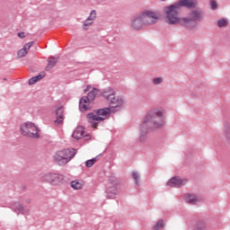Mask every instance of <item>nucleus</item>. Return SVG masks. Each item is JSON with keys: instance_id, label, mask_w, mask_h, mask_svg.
Returning a JSON list of instances; mask_svg holds the SVG:
<instances>
[{"instance_id": "1a4fd4ad", "label": "nucleus", "mask_w": 230, "mask_h": 230, "mask_svg": "<svg viewBox=\"0 0 230 230\" xmlns=\"http://www.w3.org/2000/svg\"><path fill=\"white\" fill-rule=\"evenodd\" d=\"M203 19L204 14H202V12L199 10H194L190 13L189 17L181 19V22H183V24H188L191 22V21H202Z\"/></svg>"}, {"instance_id": "f257e3e1", "label": "nucleus", "mask_w": 230, "mask_h": 230, "mask_svg": "<svg viewBox=\"0 0 230 230\" xmlns=\"http://www.w3.org/2000/svg\"><path fill=\"white\" fill-rule=\"evenodd\" d=\"M164 127V119H163V111H153L148 112L143 123L140 125V141H146V135L149 128H162Z\"/></svg>"}, {"instance_id": "9d476101", "label": "nucleus", "mask_w": 230, "mask_h": 230, "mask_svg": "<svg viewBox=\"0 0 230 230\" xmlns=\"http://www.w3.org/2000/svg\"><path fill=\"white\" fill-rule=\"evenodd\" d=\"M185 184H188V179H181L180 177H173L167 182V186H171V188H181Z\"/></svg>"}, {"instance_id": "f03ea898", "label": "nucleus", "mask_w": 230, "mask_h": 230, "mask_svg": "<svg viewBox=\"0 0 230 230\" xmlns=\"http://www.w3.org/2000/svg\"><path fill=\"white\" fill-rule=\"evenodd\" d=\"M196 4L197 1L195 0H180L178 3L165 7V22L167 24H181L179 10H181L182 6H186V8H194Z\"/></svg>"}, {"instance_id": "9b49d317", "label": "nucleus", "mask_w": 230, "mask_h": 230, "mask_svg": "<svg viewBox=\"0 0 230 230\" xmlns=\"http://www.w3.org/2000/svg\"><path fill=\"white\" fill-rule=\"evenodd\" d=\"M85 133L84 127L82 126H78L77 128H75V129L74 130V133L72 135V137L74 139H82V137H84V139H85V141L91 139V136L90 135H86L84 136V134Z\"/></svg>"}, {"instance_id": "4be33fe9", "label": "nucleus", "mask_w": 230, "mask_h": 230, "mask_svg": "<svg viewBox=\"0 0 230 230\" xmlns=\"http://www.w3.org/2000/svg\"><path fill=\"white\" fill-rule=\"evenodd\" d=\"M164 229V220H159L154 226L153 230H161Z\"/></svg>"}, {"instance_id": "f704fd0d", "label": "nucleus", "mask_w": 230, "mask_h": 230, "mask_svg": "<svg viewBox=\"0 0 230 230\" xmlns=\"http://www.w3.org/2000/svg\"><path fill=\"white\" fill-rule=\"evenodd\" d=\"M161 1H166V0H161Z\"/></svg>"}, {"instance_id": "c756f323", "label": "nucleus", "mask_w": 230, "mask_h": 230, "mask_svg": "<svg viewBox=\"0 0 230 230\" xmlns=\"http://www.w3.org/2000/svg\"><path fill=\"white\" fill-rule=\"evenodd\" d=\"M93 21H89V18H87L84 23V28H86V26H91V24H93Z\"/></svg>"}, {"instance_id": "bb28decb", "label": "nucleus", "mask_w": 230, "mask_h": 230, "mask_svg": "<svg viewBox=\"0 0 230 230\" xmlns=\"http://www.w3.org/2000/svg\"><path fill=\"white\" fill-rule=\"evenodd\" d=\"M155 85H159V84H163V77H156L153 80Z\"/></svg>"}, {"instance_id": "473e14b6", "label": "nucleus", "mask_w": 230, "mask_h": 230, "mask_svg": "<svg viewBox=\"0 0 230 230\" xmlns=\"http://www.w3.org/2000/svg\"><path fill=\"white\" fill-rule=\"evenodd\" d=\"M91 89H93V87L91 85H87L86 89H84V93H88V91H91Z\"/></svg>"}, {"instance_id": "c85d7f7f", "label": "nucleus", "mask_w": 230, "mask_h": 230, "mask_svg": "<svg viewBox=\"0 0 230 230\" xmlns=\"http://www.w3.org/2000/svg\"><path fill=\"white\" fill-rule=\"evenodd\" d=\"M210 6L213 10H217V8H218V4H217V1L212 0L210 1Z\"/></svg>"}, {"instance_id": "423d86ee", "label": "nucleus", "mask_w": 230, "mask_h": 230, "mask_svg": "<svg viewBox=\"0 0 230 230\" xmlns=\"http://www.w3.org/2000/svg\"><path fill=\"white\" fill-rule=\"evenodd\" d=\"M21 132L22 136H27V137H31L32 139H38L40 137L39 134V128H37L33 122H25L21 126Z\"/></svg>"}, {"instance_id": "7c9ffc66", "label": "nucleus", "mask_w": 230, "mask_h": 230, "mask_svg": "<svg viewBox=\"0 0 230 230\" xmlns=\"http://www.w3.org/2000/svg\"><path fill=\"white\" fill-rule=\"evenodd\" d=\"M225 136H226V139H230V128H228L225 131Z\"/></svg>"}, {"instance_id": "cd10ccee", "label": "nucleus", "mask_w": 230, "mask_h": 230, "mask_svg": "<svg viewBox=\"0 0 230 230\" xmlns=\"http://www.w3.org/2000/svg\"><path fill=\"white\" fill-rule=\"evenodd\" d=\"M132 175L133 179L136 181V184H139V174H137L136 172H133Z\"/></svg>"}, {"instance_id": "2f4dec72", "label": "nucleus", "mask_w": 230, "mask_h": 230, "mask_svg": "<svg viewBox=\"0 0 230 230\" xmlns=\"http://www.w3.org/2000/svg\"><path fill=\"white\" fill-rule=\"evenodd\" d=\"M18 37H19L20 39H24L26 36L24 35V32H19V33H18Z\"/></svg>"}, {"instance_id": "39448f33", "label": "nucleus", "mask_w": 230, "mask_h": 230, "mask_svg": "<svg viewBox=\"0 0 230 230\" xmlns=\"http://www.w3.org/2000/svg\"><path fill=\"white\" fill-rule=\"evenodd\" d=\"M76 155V150L75 149H64L62 151H58L54 158L55 161L59 164V166H64L65 164H67L73 157Z\"/></svg>"}, {"instance_id": "2eb2a0df", "label": "nucleus", "mask_w": 230, "mask_h": 230, "mask_svg": "<svg viewBox=\"0 0 230 230\" xmlns=\"http://www.w3.org/2000/svg\"><path fill=\"white\" fill-rule=\"evenodd\" d=\"M91 102L89 98L83 97L80 100L79 109L82 111V112H85V111H89V106L91 105Z\"/></svg>"}, {"instance_id": "72a5a7b5", "label": "nucleus", "mask_w": 230, "mask_h": 230, "mask_svg": "<svg viewBox=\"0 0 230 230\" xmlns=\"http://www.w3.org/2000/svg\"><path fill=\"white\" fill-rule=\"evenodd\" d=\"M14 206H18V209L19 211H21V209H22V206L19 205V203H14Z\"/></svg>"}, {"instance_id": "0eeeda50", "label": "nucleus", "mask_w": 230, "mask_h": 230, "mask_svg": "<svg viewBox=\"0 0 230 230\" xmlns=\"http://www.w3.org/2000/svg\"><path fill=\"white\" fill-rule=\"evenodd\" d=\"M41 182H48L51 186L64 184V175L55 172H46L41 176Z\"/></svg>"}, {"instance_id": "6e6552de", "label": "nucleus", "mask_w": 230, "mask_h": 230, "mask_svg": "<svg viewBox=\"0 0 230 230\" xmlns=\"http://www.w3.org/2000/svg\"><path fill=\"white\" fill-rule=\"evenodd\" d=\"M142 21L144 22V26H150L155 24L159 20V14L154 12H144L140 14Z\"/></svg>"}, {"instance_id": "4468645a", "label": "nucleus", "mask_w": 230, "mask_h": 230, "mask_svg": "<svg viewBox=\"0 0 230 230\" xmlns=\"http://www.w3.org/2000/svg\"><path fill=\"white\" fill-rule=\"evenodd\" d=\"M31 46H33V41H31L29 43H26L22 49H20L17 52L18 58H22V57H25L28 55V51L31 49Z\"/></svg>"}, {"instance_id": "a211bd4d", "label": "nucleus", "mask_w": 230, "mask_h": 230, "mask_svg": "<svg viewBox=\"0 0 230 230\" xmlns=\"http://www.w3.org/2000/svg\"><path fill=\"white\" fill-rule=\"evenodd\" d=\"M185 200L189 204H197L199 202V199L194 194H186Z\"/></svg>"}, {"instance_id": "aec40b11", "label": "nucleus", "mask_w": 230, "mask_h": 230, "mask_svg": "<svg viewBox=\"0 0 230 230\" xmlns=\"http://www.w3.org/2000/svg\"><path fill=\"white\" fill-rule=\"evenodd\" d=\"M83 186H84V183L76 180L71 182V188H73V190H82Z\"/></svg>"}, {"instance_id": "f3484780", "label": "nucleus", "mask_w": 230, "mask_h": 230, "mask_svg": "<svg viewBox=\"0 0 230 230\" xmlns=\"http://www.w3.org/2000/svg\"><path fill=\"white\" fill-rule=\"evenodd\" d=\"M45 76L46 75L44 74V72L40 73L38 75L29 80V85H33L37 84V82H39L40 80H42V78H44Z\"/></svg>"}, {"instance_id": "dca6fc26", "label": "nucleus", "mask_w": 230, "mask_h": 230, "mask_svg": "<svg viewBox=\"0 0 230 230\" xmlns=\"http://www.w3.org/2000/svg\"><path fill=\"white\" fill-rule=\"evenodd\" d=\"M56 125H60L62 121H64V108L62 106H59L56 109Z\"/></svg>"}, {"instance_id": "6ab92c4d", "label": "nucleus", "mask_w": 230, "mask_h": 230, "mask_svg": "<svg viewBox=\"0 0 230 230\" xmlns=\"http://www.w3.org/2000/svg\"><path fill=\"white\" fill-rule=\"evenodd\" d=\"M100 93V90L96 88H93L91 92H89L88 96L86 98H89L91 102L94 101V98H96V94Z\"/></svg>"}, {"instance_id": "a878e982", "label": "nucleus", "mask_w": 230, "mask_h": 230, "mask_svg": "<svg viewBox=\"0 0 230 230\" xmlns=\"http://www.w3.org/2000/svg\"><path fill=\"white\" fill-rule=\"evenodd\" d=\"M96 19V11H92L90 16L88 17V21H94Z\"/></svg>"}, {"instance_id": "ddd939ff", "label": "nucleus", "mask_w": 230, "mask_h": 230, "mask_svg": "<svg viewBox=\"0 0 230 230\" xmlns=\"http://www.w3.org/2000/svg\"><path fill=\"white\" fill-rule=\"evenodd\" d=\"M144 26H145V22H143V18L141 14L137 16L131 22V28L133 30H137V31L138 30H141V28H143Z\"/></svg>"}, {"instance_id": "b1692460", "label": "nucleus", "mask_w": 230, "mask_h": 230, "mask_svg": "<svg viewBox=\"0 0 230 230\" xmlns=\"http://www.w3.org/2000/svg\"><path fill=\"white\" fill-rule=\"evenodd\" d=\"M95 164H96V158H93L86 161L85 165L87 168H91L92 166H94Z\"/></svg>"}, {"instance_id": "412c9836", "label": "nucleus", "mask_w": 230, "mask_h": 230, "mask_svg": "<svg viewBox=\"0 0 230 230\" xmlns=\"http://www.w3.org/2000/svg\"><path fill=\"white\" fill-rule=\"evenodd\" d=\"M57 59L56 58H52L50 60H49V64L46 67V71H51L52 67H55V66H57Z\"/></svg>"}, {"instance_id": "f8f14e48", "label": "nucleus", "mask_w": 230, "mask_h": 230, "mask_svg": "<svg viewBox=\"0 0 230 230\" xmlns=\"http://www.w3.org/2000/svg\"><path fill=\"white\" fill-rule=\"evenodd\" d=\"M118 191H119V185L118 182L110 183L107 189L108 199H114L115 195H118Z\"/></svg>"}, {"instance_id": "393cba45", "label": "nucleus", "mask_w": 230, "mask_h": 230, "mask_svg": "<svg viewBox=\"0 0 230 230\" xmlns=\"http://www.w3.org/2000/svg\"><path fill=\"white\" fill-rule=\"evenodd\" d=\"M205 229H206V224L204 223H198L194 227V230H205Z\"/></svg>"}, {"instance_id": "7ed1b4c3", "label": "nucleus", "mask_w": 230, "mask_h": 230, "mask_svg": "<svg viewBox=\"0 0 230 230\" xmlns=\"http://www.w3.org/2000/svg\"><path fill=\"white\" fill-rule=\"evenodd\" d=\"M109 116H111V109L103 108L88 113L87 119L93 128H98V124L102 123V121H104V119H108Z\"/></svg>"}, {"instance_id": "5701e85b", "label": "nucleus", "mask_w": 230, "mask_h": 230, "mask_svg": "<svg viewBox=\"0 0 230 230\" xmlns=\"http://www.w3.org/2000/svg\"><path fill=\"white\" fill-rule=\"evenodd\" d=\"M227 24H229V22L226 19H221L217 22L219 28H226Z\"/></svg>"}, {"instance_id": "20e7f679", "label": "nucleus", "mask_w": 230, "mask_h": 230, "mask_svg": "<svg viewBox=\"0 0 230 230\" xmlns=\"http://www.w3.org/2000/svg\"><path fill=\"white\" fill-rule=\"evenodd\" d=\"M104 99L107 100L111 109H117L123 106V99L116 96V92L112 88H106L102 93Z\"/></svg>"}]
</instances>
